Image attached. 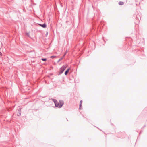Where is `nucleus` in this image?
<instances>
[{"label":"nucleus","mask_w":147,"mask_h":147,"mask_svg":"<svg viewBox=\"0 0 147 147\" xmlns=\"http://www.w3.org/2000/svg\"><path fill=\"white\" fill-rule=\"evenodd\" d=\"M64 104V102L62 100H59V102L56 104V107H58L59 108H61Z\"/></svg>","instance_id":"obj_1"},{"label":"nucleus","mask_w":147,"mask_h":147,"mask_svg":"<svg viewBox=\"0 0 147 147\" xmlns=\"http://www.w3.org/2000/svg\"><path fill=\"white\" fill-rule=\"evenodd\" d=\"M67 66L65 65H63L60 68V71L58 74L59 75L62 74L64 71V70L66 68Z\"/></svg>","instance_id":"obj_2"},{"label":"nucleus","mask_w":147,"mask_h":147,"mask_svg":"<svg viewBox=\"0 0 147 147\" xmlns=\"http://www.w3.org/2000/svg\"><path fill=\"white\" fill-rule=\"evenodd\" d=\"M37 24L44 28H46L47 27V25L45 23L43 24H41L38 23Z\"/></svg>","instance_id":"obj_3"},{"label":"nucleus","mask_w":147,"mask_h":147,"mask_svg":"<svg viewBox=\"0 0 147 147\" xmlns=\"http://www.w3.org/2000/svg\"><path fill=\"white\" fill-rule=\"evenodd\" d=\"M21 108H20L19 109L18 111V114H17V115L18 116H20L21 114Z\"/></svg>","instance_id":"obj_4"},{"label":"nucleus","mask_w":147,"mask_h":147,"mask_svg":"<svg viewBox=\"0 0 147 147\" xmlns=\"http://www.w3.org/2000/svg\"><path fill=\"white\" fill-rule=\"evenodd\" d=\"M70 68H68L65 72V75H66L68 73L69 70H70Z\"/></svg>","instance_id":"obj_5"},{"label":"nucleus","mask_w":147,"mask_h":147,"mask_svg":"<svg viewBox=\"0 0 147 147\" xmlns=\"http://www.w3.org/2000/svg\"><path fill=\"white\" fill-rule=\"evenodd\" d=\"M52 100L54 102L55 104V106H56V104L57 103V100L56 99H53Z\"/></svg>","instance_id":"obj_6"},{"label":"nucleus","mask_w":147,"mask_h":147,"mask_svg":"<svg viewBox=\"0 0 147 147\" xmlns=\"http://www.w3.org/2000/svg\"><path fill=\"white\" fill-rule=\"evenodd\" d=\"M119 5H123L124 3L122 1H120L118 3Z\"/></svg>","instance_id":"obj_7"},{"label":"nucleus","mask_w":147,"mask_h":147,"mask_svg":"<svg viewBox=\"0 0 147 147\" xmlns=\"http://www.w3.org/2000/svg\"><path fill=\"white\" fill-rule=\"evenodd\" d=\"M41 59L42 60L44 61H46L47 60V59L46 58H42Z\"/></svg>","instance_id":"obj_8"},{"label":"nucleus","mask_w":147,"mask_h":147,"mask_svg":"<svg viewBox=\"0 0 147 147\" xmlns=\"http://www.w3.org/2000/svg\"><path fill=\"white\" fill-rule=\"evenodd\" d=\"M79 109H81V107L82 106V104L81 103H80V105H79Z\"/></svg>","instance_id":"obj_9"},{"label":"nucleus","mask_w":147,"mask_h":147,"mask_svg":"<svg viewBox=\"0 0 147 147\" xmlns=\"http://www.w3.org/2000/svg\"><path fill=\"white\" fill-rule=\"evenodd\" d=\"M56 56H51L50 57L51 58H55V57Z\"/></svg>","instance_id":"obj_10"},{"label":"nucleus","mask_w":147,"mask_h":147,"mask_svg":"<svg viewBox=\"0 0 147 147\" xmlns=\"http://www.w3.org/2000/svg\"><path fill=\"white\" fill-rule=\"evenodd\" d=\"M62 59H63V58H60V59H59L58 60V61H57V62H59V61H61V60Z\"/></svg>","instance_id":"obj_11"},{"label":"nucleus","mask_w":147,"mask_h":147,"mask_svg":"<svg viewBox=\"0 0 147 147\" xmlns=\"http://www.w3.org/2000/svg\"><path fill=\"white\" fill-rule=\"evenodd\" d=\"M66 53H65L63 55V57H62V58H63L64 57H65V55H66Z\"/></svg>","instance_id":"obj_12"},{"label":"nucleus","mask_w":147,"mask_h":147,"mask_svg":"<svg viewBox=\"0 0 147 147\" xmlns=\"http://www.w3.org/2000/svg\"><path fill=\"white\" fill-rule=\"evenodd\" d=\"M2 53L0 51V56H2Z\"/></svg>","instance_id":"obj_13"},{"label":"nucleus","mask_w":147,"mask_h":147,"mask_svg":"<svg viewBox=\"0 0 147 147\" xmlns=\"http://www.w3.org/2000/svg\"><path fill=\"white\" fill-rule=\"evenodd\" d=\"M82 100H81L80 101V103H81V104H82Z\"/></svg>","instance_id":"obj_14"},{"label":"nucleus","mask_w":147,"mask_h":147,"mask_svg":"<svg viewBox=\"0 0 147 147\" xmlns=\"http://www.w3.org/2000/svg\"><path fill=\"white\" fill-rule=\"evenodd\" d=\"M47 34H48V32H47V33H46V36L47 35Z\"/></svg>","instance_id":"obj_15"},{"label":"nucleus","mask_w":147,"mask_h":147,"mask_svg":"<svg viewBox=\"0 0 147 147\" xmlns=\"http://www.w3.org/2000/svg\"><path fill=\"white\" fill-rule=\"evenodd\" d=\"M27 35H28V36H29V34H27Z\"/></svg>","instance_id":"obj_16"}]
</instances>
